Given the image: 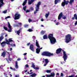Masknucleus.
<instances>
[{
	"label": "nucleus",
	"instance_id": "obj_1",
	"mask_svg": "<svg viewBox=\"0 0 77 77\" xmlns=\"http://www.w3.org/2000/svg\"><path fill=\"white\" fill-rule=\"evenodd\" d=\"M48 38L50 40L51 44H54L56 42V39L54 37H53V34H50L48 36Z\"/></svg>",
	"mask_w": 77,
	"mask_h": 77
},
{
	"label": "nucleus",
	"instance_id": "obj_2",
	"mask_svg": "<svg viewBox=\"0 0 77 77\" xmlns=\"http://www.w3.org/2000/svg\"><path fill=\"white\" fill-rule=\"evenodd\" d=\"M36 41L35 44L36 45V46L38 48L37 49H36V53H37V54H39V52H40V50L42 49V47L41 48L40 46H39V42H38L37 40H36Z\"/></svg>",
	"mask_w": 77,
	"mask_h": 77
},
{
	"label": "nucleus",
	"instance_id": "obj_3",
	"mask_svg": "<svg viewBox=\"0 0 77 77\" xmlns=\"http://www.w3.org/2000/svg\"><path fill=\"white\" fill-rule=\"evenodd\" d=\"M71 41V37L70 34H68L66 36L65 42L67 44Z\"/></svg>",
	"mask_w": 77,
	"mask_h": 77
},
{
	"label": "nucleus",
	"instance_id": "obj_4",
	"mask_svg": "<svg viewBox=\"0 0 77 77\" xmlns=\"http://www.w3.org/2000/svg\"><path fill=\"white\" fill-rule=\"evenodd\" d=\"M42 56H46L50 57V56H53V54L50 53L49 52H45L42 54Z\"/></svg>",
	"mask_w": 77,
	"mask_h": 77
},
{
	"label": "nucleus",
	"instance_id": "obj_5",
	"mask_svg": "<svg viewBox=\"0 0 77 77\" xmlns=\"http://www.w3.org/2000/svg\"><path fill=\"white\" fill-rule=\"evenodd\" d=\"M41 4V2H38L37 5H36V7H35V11L34 12V14H36L37 12L39 10V6H40Z\"/></svg>",
	"mask_w": 77,
	"mask_h": 77
},
{
	"label": "nucleus",
	"instance_id": "obj_6",
	"mask_svg": "<svg viewBox=\"0 0 77 77\" xmlns=\"http://www.w3.org/2000/svg\"><path fill=\"white\" fill-rule=\"evenodd\" d=\"M63 58L65 62H63L64 63L66 62V60H67V55L66 54V52L65 51H63Z\"/></svg>",
	"mask_w": 77,
	"mask_h": 77
},
{
	"label": "nucleus",
	"instance_id": "obj_7",
	"mask_svg": "<svg viewBox=\"0 0 77 77\" xmlns=\"http://www.w3.org/2000/svg\"><path fill=\"white\" fill-rule=\"evenodd\" d=\"M69 3V1H66V0H64L63 2H62L61 4L62 6H63V7H64L65 5H67Z\"/></svg>",
	"mask_w": 77,
	"mask_h": 77
},
{
	"label": "nucleus",
	"instance_id": "obj_8",
	"mask_svg": "<svg viewBox=\"0 0 77 77\" xmlns=\"http://www.w3.org/2000/svg\"><path fill=\"white\" fill-rule=\"evenodd\" d=\"M8 27L9 29V30H8V32H12V26H11L10 23L9 22H8Z\"/></svg>",
	"mask_w": 77,
	"mask_h": 77
},
{
	"label": "nucleus",
	"instance_id": "obj_9",
	"mask_svg": "<svg viewBox=\"0 0 77 77\" xmlns=\"http://www.w3.org/2000/svg\"><path fill=\"white\" fill-rule=\"evenodd\" d=\"M20 14L18 13H16L14 15V20H18L20 18Z\"/></svg>",
	"mask_w": 77,
	"mask_h": 77
},
{
	"label": "nucleus",
	"instance_id": "obj_10",
	"mask_svg": "<svg viewBox=\"0 0 77 77\" xmlns=\"http://www.w3.org/2000/svg\"><path fill=\"white\" fill-rule=\"evenodd\" d=\"M51 75H46V76L47 77H54L55 75V73L54 72L51 73Z\"/></svg>",
	"mask_w": 77,
	"mask_h": 77
},
{
	"label": "nucleus",
	"instance_id": "obj_11",
	"mask_svg": "<svg viewBox=\"0 0 77 77\" xmlns=\"http://www.w3.org/2000/svg\"><path fill=\"white\" fill-rule=\"evenodd\" d=\"M7 44H8V45H9L12 47H15V44H12V43H10L8 41H7Z\"/></svg>",
	"mask_w": 77,
	"mask_h": 77
},
{
	"label": "nucleus",
	"instance_id": "obj_12",
	"mask_svg": "<svg viewBox=\"0 0 77 77\" xmlns=\"http://www.w3.org/2000/svg\"><path fill=\"white\" fill-rule=\"evenodd\" d=\"M34 46L33 45H31L29 47V49L32 51H34V48H33Z\"/></svg>",
	"mask_w": 77,
	"mask_h": 77
},
{
	"label": "nucleus",
	"instance_id": "obj_13",
	"mask_svg": "<svg viewBox=\"0 0 77 77\" xmlns=\"http://www.w3.org/2000/svg\"><path fill=\"white\" fill-rule=\"evenodd\" d=\"M62 51V49L60 48H59L58 49L56 50V53L57 54H58V53H60L61 52V51Z\"/></svg>",
	"mask_w": 77,
	"mask_h": 77
},
{
	"label": "nucleus",
	"instance_id": "obj_14",
	"mask_svg": "<svg viewBox=\"0 0 77 77\" xmlns=\"http://www.w3.org/2000/svg\"><path fill=\"white\" fill-rule=\"evenodd\" d=\"M12 38H10V39H9L8 40H6V44H7V42L8 41V42H9L10 44H11V43H12V42H13V40H12Z\"/></svg>",
	"mask_w": 77,
	"mask_h": 77
},
{
	"label": "nucleus",
	"instance_id": "obj_15",
	"mask_svg": "<svg viewBox=\"0 0 77 77\" xmlns=\"http://www.w3.org/2000/svg\"><path fill=\"white\" fill-rule=\"evenodd\" d=\"M6 42H2L1 44L2 45V47H5V45H6Z\"/></svg>",
	"mask_w": 77,
	"mask_h": 77
},
{
	"label": "nucleus",
	"instance_id": "obj_16",
	"mask_svg": "<svg viewBox=\"0 0 77 77\" xmlns=\"http://www.w3.org/2000/svg\"><path fill=\"white\" fill-rule=\"evenodd\" d=\"M75 18V20H77V14H74V17H73L72 18V20H74Z\"/></svg>",
	"mask_w": 77,
	"mask_h": 77
},
{
	"label": "nucleus",
	"instance_id": "obj_17",
	"mask_svg": "<svg viewBox=\"0 0 77 77\" xmlns=\"http://www.w3.org/2000/svg\"><path fill=\"white\" fill-rule=\"evenodd\" d=\"M4 3H3V0H0V8H1L2 6V5H3Z\"/></svg>",
	"mask_w": 77,
	"mask_h": 77
},
{
	"label": "nucleus",
	"instance_id": "obj_18",
	"mask_svg": "<svg viewBox=\"0 0 77 77\" xmlns=\"http://www.w3.org/2000/svg\"><path fill=\"white\" fill-rule=\"evenodd\" d=\"M15 67L16 69H18V62L17 61H16L15 62Z\"/></svg>",
	"mask_w": 77,
	"mask_h": 77
},
{
	"label": "nucleus",
	"instance_id": "obj_19",
	"mask_svg": "<svg viewBox=\"0 0 77 77\" xmlns=\"http://www.w3.org/2000/svg\"><path fill=\"white\" fill-rule=\"evenodd\" d=\"M62 16V13H61L58 16V20H60Z\"/></svg>",
	"mask_w": 77,
	"mask_h": 77
},
{
	"label": "nucleus",
	"instance_id": "obj_20",
	"mask_svg": "<svg viewBox=\"0 0 77 77\" xmlns=\"http://www.w3.org/2000/svg\"><path fill=\"white\" fill-rule=\"evenodd\" d=\"M60 1H61V0H55V1H54L55 4V5H56V4H57V3H58V2H60Z\"/></svg>",
	"mask_w": 77,
	"mask_h": 77
},
{
	"label": "nucleus",
	"instance_id": "obj_21",
	"mask_svg": "<svg viewBox=\"0 0 77 77\" xmlns=\"http://www.w3.org/2000/svg\"><path fill=\"white\" fill-rule=\"evenodd\" d=\"M27 0H25V1L23 2L22 4V5L23 6H24L27 3Z\"/></svg>",
	"mask_w": 77,
	"mask_h": 77
},
{
	"label": "nucleus",
	"instance_id": "obj_22",
	"mask_svg": "<svg viewBox=\"0 0 77 77\" xmlns=\"http://www.w3.org/2000/svg\"><path fill=\"white\" fill-rule=\"evenodd\" d=\"M43 38L44 39H46L48 38V37L46 35H45L43 36Z\"/></svg>",
	"mask_w": 77,
	"mask_h": 77
},
{
	"label": "nucleus",
	"instance_id": "obj_23",
	"mask_svg": "<svg viewBox=\"0 0 77 77\" xmlns=\"http://www.w3.org/2000/svg\"><path fill=\"white\" fill-rule=\"evenodd\" d=\"M31 67H32L33 68H34L35 67V63H32Z\"/></svg>",
	"mask_w": 77,
	"mask_h": 77
},
{
	"label": "nucleus",
	"instance_id": "obj_24",
	"mask_svg": "<svg viewBox=\"0 0 77 77\" xmlns=\"http://www.w3.org/2000/svg\"><path fill=\"white\" fill-rule=\"evenodd\" d=\"M5 56H6V53H5V52H4L3 53H2V56L4 57H5Z\"/></svg>",
	"mask_w": 77,
	"mask_h": 77
},
{
	"label": "nucleus",
	"instance_id": "obj_25",
	"mask_svg": "<svg viewBox=\"0 0 77 77\" xmlns=\"http://www.w3.org/2000/svg\"><path fill=\"white\" fill-rule=\"evenodd\" d=\"M57 22V21H56V20H55L54 22H55V23L56 24V25H57V26H58V25H59L60 24V23L59 22H57V23L56 22Z\"/></svg>",
	"mask_w": 77,
	"mask_h": 77
},
{
	"label": "nucleus",
	"instance_id": "obj_26",
	"mask_svg": "<svg viewBox=\"0 0 77 77\" xmlns=\"http://www.w3.org/2000/svg\"><path fill=\"white\" fill-rule=\"evenodd\" d=\"M45 62L46 63H48V62H49V61H48V60L47 59H45Z\"/></svg>",
	"mask_w": 77,
	"mask_h": 77
},
{
	"label": "nucleus",
	"instance_id": "obj_27",
	"mask_svg": "<svg viewBox=\"0 0 77 77\" xmlns=\"http://www.w3.org/2000/svg\"><path fill=\"white\" fill-rule=\"evenodd\" d=\"M45 71L46 72H47V73H50L51 71V70H46Z\"/></svg>",
	"mask_w": 77,
	"mask_h": 77
},
{
	"label": "nucleus",
	"instance_id": "obj_28",
	"mask_svg": "<svg viewBox=\"0 0 77 77\" xmlns=\"http://www.w3.org/2000/svg\"><path fill=\"white\" fill-rule=\"evenodd\" d=\"M28 4L29 5H31L32 3H33V2H32L31 0L30 1V0H28Z\"/></svg>",
	"mask_w": 77,
	"mask_h": 77
},
{
	"label": "nucleus",
	"instance_id": "obj_29",
	"mask_svg": "<svg viewBox=\"0 0 77 77\" xmlns=\"http://www.w3.org/2000/svg\"><path fill=\"white\" fill-rule=\"evenodd\" d=\"M20 29L18 30V31H17V32H15V33H17V35H19L20 33Z\"/></svg>",
	"mask_w": 77,
	"mask_h": 77
},
{
	"label": "nucleus",
	"instance_id": "obj_30",
	"mask_svg": "<svg viewBox=\"0 0 77 77\" xmlns=\"http://www.w3.org/2000/svg\"><path fill=\"white\" fill-rule=\"evenodd\" d=\"M74 0H70L69 2V3L70 4V5H71L72 4V3H73V2H74Z\"/></svg>",
	"mask_w": 77,
	"mask_h": 77
},
{
	"label": "nucleus",
	"instance_id": "obj_31",
	"mask_svg": "<svg viewBox=\"0 0 77 77\" xmlns=\"http://www.w3.org/2000/svg\"><path fill=\"white\" fill-rule=\"evenodd\" d=\"M48 15H49V13H48L47 14H46L45 17L46 18H47V17H48Z\"/></svg>",
	"mask_w": 77,
	"mask_h": 77
},
{
	"label": "nucleus",
	"instance_id": "obj_32",
	"mask_svg": "<svg viewBox=\"0 0 77 77\" xmlns=\"http://www.w3.org/2000/svg\"><path fill=\"white\" fill-rule=\"evenodd\" d=\"M15 22H16V24H19V26H21V25H22V23H19L17 21Z\"/></svg>",
	"mask_w": 77,
	"mask_h": 77
},
{
	"label": "nucleus",
	"instance_id": "obj_33",
	"mask_svg": "<svg viewBox=\"0 0 77 77\" xmlns=\"http://www.w3.org/2000/svg\"><path fill=\"white\" fill-rule=\"evenodd\" d=\"M45 31H42L41 32V34L42 35H44V33H45Z\"/></svg>",
	"mask_w": 77,
	"mask_h": 77
},
{
	"label": "nucleus",
	"instance_id": "obj_34",
	"mask_svg": "<svg viewBox=\"0 0 77 77\" xmlns=\"http://www.w3.org/2000/svg\"><path fill=\"white\" fill-rule=\"evenodd\" d=\"M32 38L33 39V41H35V39H36V37L35 36H33L32 37Z\"/></svg>",
	"mask_w": 77,
	"mask_h": 77
},
{
	"label": "nucleus",
	"instance_id": "obj_35",
	"mask_svg": "<svg viewBox=\"0 0 77 77\" xmlns=\"http://www.w3.org/2000/svg\"><path fill=\"white\" fill-rule=\"evenodd\" d=\"M13 27H18V26H19L18 25H17V24H13Z\"/></svg>",
	"mask_w": 77,
	"mask_h": 77
},
{
	"label": "nucleus",
	"instance_id": "obj_36",
	"mask_svg": "<svg viewBox=\"0 0 77 77\" xmlns=\"http://www.w3.org/2000/svg\"><path fill=\"white\" fill-rule=\"evenodd\" d=\"M26 6H25L23 7V10H24V11H26Z\"/></svg>",
	"mask_w": 77,
	"mask_h": 77
},
{
	"label": "nucleus",
	"instance_id": "obj_37",
	"mask_svg": "<svg viewBox=\"0 0 77 77\" xmlns=\"http://www.w3.org/2000/svg\"><path fill=\"white\" fill-rule=\"evenodd\" d=\"M4 29H5V30H8V28L7 27L4 26Z\"/></svg>",
	"mask_w": 77,
	"mask_h": 77
},
{
	"label": "nucleus",
	"instance_id": "obj_38",
	"mask_svg": "<svg viewBox=\"0 0 77 77\" xmlns=\"http://www.w3.org/2000/svg\"><path fill=\"white\" fill-rule=\"evenodd\" d=\"M39 67H35L34 68V69H36V70H37L38 69H39Z\"/></svg>",
	"mask_w": 77,
	"mask_h": 77
},
{
	"label": "nucleus",
	"instance_id": "obj_39",
	"mask_svg": "<svg viewBox=\"0 0 77 77\" xmlns=\"http://www.w3.org/2000/svg\"><path fill=\"white\" fill-rule=\"evenodd\" d=\"M30 9L31 10V11H33V8L32 7H31L30 8Z\"/></svg>",
	"mask_w": 77,
	"mask_h": 77
},
{
	"label": "nucleus",
	"instance_id": "obj_40",
	"mask_svg": "<svg viewBox=\"0 0 77 77\" xmlns=\"http://www.w3.org/2000/svg\"><path fill=\"white\" fill-rule=\"evenodd\" d=\"M7 12V10H5L3 12V13H4V14H6Z\"/></svg>",
	"mask_w": 77,
	"mask_h": 77
},
{
	"label": "nucleus",
	"instance_id": "obj_41",
	"mask_svg": "<svg viewBox=\"0 0 77 77\" xmlns=\"http://www.w3.org/2000/svg\"><path fill=\"white\" fill-rule=\"evenodd\" d=\"M26 13H27L28 12H29L30 11V10H26Z\"/></svg>",
	"mask_w": 77,
	"mask_h": 77
},
{
	"label": "nucleus",
	"instance_id": "obj_42",
	"mask_svg": "<svg viewBox=\"0 0 77 77\" xmlns=\"http://www.w3.org/2000/svg\"><path fill=\"white\" fill-rule=\"evenodd\" d=\"M25 68H28V67H29V65L28 64H26L25 65Z\"/></svg>",
	"mask_w": 77,
	"mask_h": 77
},
{
	"label": "nucleus",
	"instance_id": "obj_43",
	"mask_svg": "<svg viewBox=\"0 0 77 77\" xmlns=\"http://www.w3.org/2000/svg\"><path fill=\"white\" fill-rule=\"evenodd\" d=\"M29 26V25H25L24 26V27H27Z\"/></svg>",
	"mask_w": 77,
	"mask_h": 77
},
{
	"label": "nucleus",
	"instance_id": "obj_44",
	"mask_svg": "<svg viewBox=\"0 0 77 77\" xmlns=\"http://www.w3.org/2000/svg\"><path fill=\"white\" fill-rule=\"evenodd\" d=\"M28 31L29 32H32L33 31V30H32V29H29L28 30Z\"/></svg>",
	"mask_w": 77,
	"mask_h": 77
},
{
	"label": "nucleus",
	"instance_id": "obj_45",
	"mask_svg": "<svg viewBox=\"0 0 77 77\" xmlns=\"http://www.w3.org/2000/svg\"><path fill=\"white\" fill-rule=\"evenodd\" d=\"M74 76H75V75H69V77H74Z\"/></svg>",
	"mask_w": 77,
	"mask_h": 77
},
{
	"label": "nucleus",
	"instance_id": "obj_46",
	"mask_svg": "<svg viewBox=\"0 0 77 77\" xmlns=\"http://www.w3.org/2000/svg\"><path fill=\"white\" fill-rule=\"evenodd\" d=\"M77 21H75V26H77Z\"/></svg>",
	"mask_w": 77,
	"mask_h": 77
},
{
	"label": "nucleus",
	"instance_id": "obj_47",
	"mask_svg": "<svg viewBox=\"0 0 77 77\" xmlns=\"http://www.w3.org/2000/svg\"><path fill=\"white\" fill-rule=\"evenodd\" d=\"M7 61L8 62V63H10V62H11V60H10L9 59L8 60H7Z\"/></svg>",
	"mask_w": 77,
	"mask_h": 77
},
{
	"label": "nucleus",
	"instance_id": "obj_48",
	"mask_svg": "<svg viewBox=\"0 0 77 77\" xmlns=\"http://www.w3.org/2000/svg\"><path fill=\"white\" fill-rule=\"evenodd\" d=\"M32 20L31 19L29 20V23H30V22H32Z\"/></svg>",
	"mask_w": 77,
	"mask_h": 77
},
{
	"label": "nucleus",
	"instance_id": "obj_49",
	"mask_svg": "<svg viewBox=\"0 0 77 77\" xmlns=\"http://www.w3.org/2000/svg\"><path fill=\"white\" fill-rule=\"evenodd\" d=\"M10 16H8L5 18V19H7V18H10Z\"/></svg>",
	"mask_w": 77,
	"mask_h": 77
},
{
	"label": "nucleus",
	"instance_id": "obj_50",
	"mask_svg": "<svg viewBox=\"0 0 77 77\" xmlns=\"http://www.w3.org/2000/svg\"><path fill=\"white\" fill-rule=\"evenodd\" d=\"M27 73H28V74H33V72H31V73H29V72H27Z\"/></svg>",
	"mask_w": 77,
	"mask_h": 77
},
{
	"label": "nucleus",
	"instance_id": "obj_51",
	"mask_svg": "<svg viewBox=\"0 0 77 77\" xmlns=\"http://www.w3.org/2000/svg\"><path fill=\"white\" fill-rule=\"evenodd\" d=\"M2 68H3V65L0 66V69Z\"/></svg>",
	"mask_w": 77,
	"mask_h": 77
},
{
	"label": "nucleus",
	"instance_id": "obj_52",
	"mask_svg": "<svg viewBox=\"0 0 77 77\" xmlns=\"http://www.w3.org/2000/svg\"><path fill=\"white\" fill-rule=\"evenodd\" d=\"M20 60H21V59H20V58H18L17 60H18V61H19Z\"/></svg>",
	"mask_w": 77,
	"mask_h": 77
},
{
	"label": "nucleus",
	"instance_id": "obj_53",
	"mask_svg": "<svg viewBox=\"0 0 77 77\" xmlns=\"http://www.w3.org/2000/svg\"><path fill=\"white\" fill-rule=\"evenodd\" d=\"M30 44V43H29L27 44V46H29V45Z\"/></svg>",
	"mask_w": 77,
	"mask_h": 77
},
{
	"label": "nucleus",
	"instance_id": "obj_54",
	"mask_svg": "<svg viewBox=\"0 0 77 77\" xmlns=\"http://www.w3.org/2000/svg\"><path fill=\"white\" fill-rule=\"evenodd\" d=\"M61 77H63V73H61Z\"/></svg>",
	"mask_w": 77,
	"mask_h": 77
},
{
	"label": "nucleus",
	"instance_id": "obj_55",
	"mask_svg": "<svg viewBox=\"0 0 77 77\" xmlns=\"http://www.w3.org/2000/svg\"><path fill=\"white\" fill-rule=\"evenodd\" d=\"M12 55V53H10L9 54V56H10V55Z\"/></svg>",
	"mask_w": 77,
	"mask_h": 77
},
{
	"label": "nucleus",
	"instance_id": "obj_56",
	"mask_svg": "<svg viewBox=\"0 0 77 77\" xmlns=\"http://www.w3.org/2000/svg\"><path fill=\"white\" fill-rule=\"evenodd\" d=\"M63 19H66V17L64 16L63 17Z\"/></svg>",
	"mask_w": 77,
	"mask_h": 77
},
{
	"label": "nucleus",
	"instance_id": "obj_57",
	"mask_svg": "<svg viewBox=\"0 0 77 77\" xmlns=\"http://www.w3.org/2000/svg\"><path fill=\"white\" fill-rule=\"evenodd\" d=\"M59 75V73H57L56 74L57 76V75Z\"/></svg>",
	"mask_w": 77,
	"mask_h": 77
},
{
	"label": "nucleus",
	"instance_id": "obj_58",
	"mask_svg": "<svg viewBox=\"0 0 77 77\" xmlns=\"http://www.w3.org/2000/svg\"><path fill=\"white\" fill-rule=\"evenodd\" d=\"M47 63H45V64L44 65V66H46V65H47Z\"/></svg>",
	"mask_w": 77,
	"mask_h": 77
},
{
	"label": "nucleus",
	"instance_id": "obj_59",
	"mask_svg": "<svg viewBox=\"0 0 77 77\" xmlns=\"http://www.w3.org/2000/svg\"><path fill=\"white\" fill-rule=\"evenodd\" d=\"M13 71H15L16 70V69H15V68H13Z\"/></svg>",
	"mask_w": 77,
	"mask_h": 77
},
{
	"label": "nucleus",
	"instance_id": "obj_60",
	"mask_svg": "<svg viewBox=\"0 0 77 77\" xmlns=\"http://www.w3.org/2000/svg\"><path fill=\"white\" fill-rule=\"evenodd\" d=\"M10 51H11V50H12V48H10Z\"/></svg>",
	"mask_w": 77,
	"mask_h": 77
},
{
	"label": "nucleus",
	"instance_id": "obj_61",
	"mask_svg": "<svg viewBox=\"0 0 77 77\" xmlns=\"http://www.w3.org/2000/svg\"><path fill=\"white\" fill-rule=\"evenodd\" d=\"M41 21H44V20L43 19H41Z\"/></svg>",
	"mask_w": 77,
	"mask_h": 77
},
{
	"label": "nucleus",
	"instance_id": "obj_62",
	"mask_svg": "<svg viewBox=\"0 0 77 77\" xmlns=\"http://www.w3.org/2000/svg\"><path fill=\"white\" fill-rule=\"evenodd\" d=\"M10 69H12V70L13 69V68L12 67H10Z\"/></svg>",
	"mask_w": 77,
	"mask_h": 77
},
{
	"label": "nucleus",
	"instance_id": "obj_63",
	"mask_svg": "<svg viewBox=\"0 0 77 77\" xmlns=\"http://www.w3.org/2000/svg\"><path fill=\"white\" fill-rule=\"evenodd\" d=\"M27 72V70H26L25 71V72Z\"/></svg>",
	"mask_w": 77,
	"mask_h": 77
},
{
	"label": "nucleus",
	"instance_id": "obj_64",
	"mask_svg": "<svg viewBox=\"0 0 77 77\" xmlns=\"http://www.w3.org/2000/svg\"><path fill=\"white\" fill-rule=\"evenodd\" d=\"M26 54H27V53H25L23 55H26Z\"/></svg>",
	"mask_w": 77,
	"mask_h": 77
}]
</instances>
